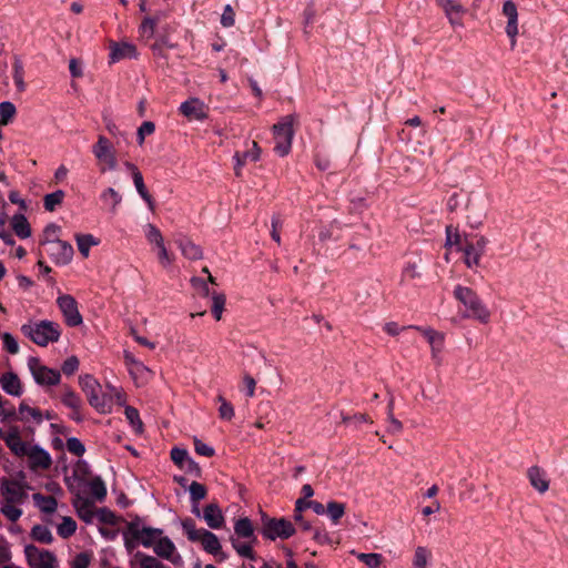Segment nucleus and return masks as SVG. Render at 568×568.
I'll list each match as a JSON object with an SVG mask.
<instances>
[{
	"label": "nucleus",
	"instance_id": "nucleus-8",
	"mask_svg": "<svg viewBox=\"0 0 568 568\" xmlns=\"http://www.w3.org/2000/svg\"><path fill=\"white\" fill-rule=\"evenodd\" d=\"M163 530L159 528L144 527L141 526L139 521H131L128 525V530L125 532L126 547H131V541L128 539L130 536L136 542L143 545L144 547H153L156 540L162 536Z\"/></svg>",
	"mask_w": 568,
	"mask_h": 568
},
{
	"label": "nucleus",
	"instance_id": "nucleus-22",
	"mask_svg": "<svg viewBox=\"0 0 568 568\" xmlns=\"http://www.w3.org/2000/svg\"><path fill=\"white\" fill-rule=\"evenodd\" d=\"M203 519L212 529H219L224 524V516L216 503H211L203 509Z\"/></svg>",
	"mask_w": 568,
	"mask_h": 568
},
{
	"label": "nucleus",
	"instance_id": "nucleus-17",
	"mask_svg": "<svg viewBox=\"0 0 568 568\" xmlns=\"http://www.w3.org/2000/svg\"><path fill=\"white\" fill-rule=\"evenodd\" d=\"M503 13L507 17L506 34L510 38V45L515 48L518 34V11L514 1L507 0L503 6Z\"/></svg>",
	"mask_w": 568,
	"mask_h": 568
},
{
	"label": "nucleus",
	"instance_id": "nucleus-12",
	"mask_svg": "<svg viewBox=\"0 0 568 568\" xmlns=\"http://www.w3.org/2000/svg\"><path fill=\"white\" fill-rule=\"evenodd\" d=\"M24 555L32 568H54L57 562L51 551L40 549L34 545H27L24 547Z\"/></svg>",
	"mask_w": 568,
	"mask_h": 568
},
{
	"label": "nucleus",
	"instance_id": "nucleus-30",
	"mask_svg": "<svg viewBox=\"0 0 568 568\" xmlns=\"http://www.w3.org/2000/svg\"><path fill=\"white\" fill-rule=\"evenodd\" d=\"M30 418L33 419L36 424H41L43 415L40 409L21 402L19 405V420L28 422Z\"/></svg>",
	"mask_w": 568,
	"mask_h": 568
},
{
	"label": "nucleus",
	"instance_id": "nucleus-60",
	"mask_svg": "<svg viewBox=\"0 0 568 568\" xmlns=\"http://www.w3.org/2000/svg\"><path fill=\"white\" fill-rule=\"evenodd\" d=\"M387 423H388V426H387V432L389 434H399L402 433L403 430V424L400 420H398L395 416H394V413L392 412H387Z\"/></svg>",
	"mask_w": 568,
	"mask_h": 568
},
{
	"label": "nucleus",
	"instance_id": "nucleus-6",
	"mask_svg": "<svg viewBox=\"0 0 568 568\" xmlns=\"http://www.w3.org/2000/svg\"><path fill=\"white\" fill-rule=\"evenodd\" d=\"M182 528L185 531L189 540L200 541L204 550L209 554L216 555L221 550V544L216 535L204 528L197 529L193 519H184L182 521Z\"/></svg>",
	"mask_w": 568,
	"mask_h": 568
},
{
	"label": "nucleus",
	"instance_id": "nucleus-58",
	"mask_svg": "<svg viewBox=\"0 0 568 568\" xmlns=\"http://www.w3.org/2000/svg\"><path fill=\"white\" fill-rule=\"evenodd\" d=\"M67 449L78 457L82 456L85 452L84 445L77 437L67 439Z\"/></svg>",
	"mask_w": 568,
	"mask_h": 568
},
{
	"label": "nucleus",
	"instance_id": "nucleus-48",
	"mask_svg": "<svg viewBox=\"0 0 568 568\" xmlns=\"http://www.w3.org/2000/svg\"><path fill=\"white\" fill-rule=\"evenodd\" d=\"M190 498L192 504L199 503L200 500L204 499L207 495L206 487L197 481H192L189 487Z\"/></svg>",
	"mask_w": 568,
	"mask_h": 568
},
{
	"label": "nucleus",
	"instance_id": "nucleus-53",
	"mask_svg": "<svg viewBox=\"0 0 568 568\" xmlns=\"http://www.w3.org/2000/svg\"><path fill=\"white\" fill-rule=\"evenodd\" d=\"M217 402L220 403L219 407V416L222 419L231 420L234 417V407L227 402L222 395L217 396Z\"/></svg>",
	"mask_w": 568,
	"mask_h": 568
},
{
	"label": "nucleus",
	"instance_id": "nucleus-7",
	"mask_svg": "<svg viewBox=\"0 0 568 568\" xmlns=\"http://www.w3.org/2000/svg\"><path fill=\"white\" fill-rule=\"evenodd\" d=\"M262 534L266 539H288L295 534L293 524L285 518L262 517Z\"/></svg>",
	"mask_w": 568,
	"mask_h": 568
},
{
	"label": "nucleus",
	"instance_id": "nucleus-34",
	"mask_svg": "<svg viewBox=\"0 0 568 568\" xmlns=\"http://www.w3.org/2000/svg\"><path fill=\"white\" fill-rule=\"evenodd\" d=\"M419 258L408 260L402 271L403 281H413L420 277Z\"/></svg>",
	"mask_w": 568,
	"mask_h": 568
},
{
	"label": "nucleus",
	"instance_id": "nucleus-40",
	"mask_svg": "<svg viewBox=\"0 0 568 568\" xmlns=\"http://www.w3.org/2000/svg\"><path fill=\"white\" fill-rule=\"evenodd\" d=\"M61 400L67 407L71 408L75 413L80 410L82 405L81 398L70 387L64 388Z\"/></svg>",
	"mask_w": 568,
	"mask_h": 568
},
{
	"label": "nucleus",
	"instance_id": "nucleus-59",
	"mask_svg": "<svg viewBox=\"0 0 568 568\" xmlns=\"http://www.w3.org/2000/svg\"><path fill=\"white\" fill-rule=\"evenodd\" d=\"M2 341H3V347L10 353V354H17L19 353V344L17 339L11 335L10 333H3L2 334Z\"/></svg>",
	"mask_w": 568,
	"mask_h": 568
},
{
	"label": "nucleus",
	"instance_id": "nucleus-38",
	"mask_svg": "<svg viewBox=\"0 0 568 568\" xmlns=\"http://www.w3.org/2000/svg\"><path fill=\"white\" fill-rule=\"evenodd\" d=\"M345 504L338 501H328L326 505V514L333 524H338L339 519L345 515Z\"/></svg>",
	"mask_w": 568,
	"mask_h": 568
},
{
	"label": "nucleus",
	"instance_id": "nucleus-20",
	"mask_svg": "<svg viewBox=\"0 0 568 568\" xmlns=\"http://www.w3.org/2000/svg\"><path fill=\"white\" fill-rule=\"evenodd\" d=\"M138 55L136 47L129 42H113L111 44L110 60L118 62L123 59H132Z\"/></svg>",
	"mask_w": 568,
	"mask_h": 568
},
{
	"label": "nucleus",
	"instance_id": "nucleus-64",
	"mask_svg": "<svg viewBox=\"0 0 568 568\" xmlns=\"http://www.w3.org/2000/svg\"><path fill=\"white\" fill-rule=\"evenodd\" d=\"M90 564V555L87 552L78 554L71 562V568H88Z\"/></svg>",
	"mask_w": 568,
	"mask_h": 568
},
{
	"label": "nucleus",
	"instance_id": "nucleus-42",
	"mask_svg": "<svg viewBox=\"0 0 568 568\" xmlns=\"http://www.w3.org/2000/svg\"><path fill=\"white\" fill-rule=\"evenodd\" d=\"M133 182H134V185H135L136 191L140 194V196L146 202L149 209L151 211H153L154 202H153L152 196L150 195V193L148 192V190L145 187L142 174H139V175L135 174V176L133 178Z\"/></svg>",
	"mask_w": 568,
	"mask_h": 568
},
{
	"label": "nucleus",
	"instance_id": "nucleus-37",
	"mask_svg": "<svg viewBox=\"0 0 568 568\" xmlns=\"http://www.w3.org/2000/svg\"><path fill=\"white\" fill-rule=\"evenodd\" d=\"M235 535L239 538H251L254 535L252 521L247 518L239 519L234 525Z\"/></svg>",
	"mask_w": 568,
	"mask_h": 568
},
{
	"label": "nucleus",
	"instance_id": "nucleus-61",
	"mask_svg": "<svg viewBox=\"0 0 568 568\" xmlns=\"http://www.w3.org/2000/svg\"><path fill=\"white\" fill-rule=\"evenodd\" d=\"M155 130V125L151 121H145L141 124L138 130V142L142 144L144 142L145 135H151Z\"/></svg>",
	"mask_w": 568,
	"mask_h": 568
},
{
	"label": "nucleus",
	"instance_id": "nucleus-50",
	"mask_svg": "<svg viewBox=\"0 0 568 568\" xmlns=\"http://www.w3.org/2000/svg\"><path fill=\"white\" fill-rule=\"evenodd\" d=\"M89 487L91 495L94 496L98 500L101 501L105 498L106 487L100 477L92 479L89 484Z\"/></svg>",
	"mask_w": 568,
	"mask_h": 568
},
{
	"label": "nucleus",
	"instance_id": "nucleus-10",
	"mask_svg": "<svg viewBox=\"0 0 568 568\" xmlns=\"http://www.w3.org/2000/svg\"><path fill=\"white\" fill-rule=\"evenodd\" d=\"M29 369L39 385H57L60 382V372L42 365L37 357H30L28 361Z\"/></svg>",
	"mask_w": 568,
	"mask_h": 568
},
{
	"label": "nucleus",
	"instance_id": "nucleus-27",
	"mask_svg": "<svg viewBox=\"0 0 568 568\" xmlns=\"http://www.w3.org/2000/svg\"><path fill=\"white\" fill-rule=\"evenodd\" d=\"M34 505L44 514H53L57 510L58 501L53 496H44L40 493L32 495Z\"/></svg>",
	"mask_w": 568,
	"mask_h": 568
},
{
	"label": "nucleus",
	"instance_id": "nucleus-35",
	"mask_svg": "<svg viewBox=\"0 0 568 568\" xmlns=\"http://www.w3.org/2000/svg\"><path fill=\"white\" fill-rule=\"evenodd\" d=\"M75 240L78 250L84 257H88L90 248L99 243L91 234H78Z\"/></svg>",
	"mask_w": 568,
	"mask_h": 568
},
{
	"label": "nucleus",
	"instance_id": "nucleus-9",
	"mask_svg": "<svg viewBox=\"0 0 568 568\" xmlns=\"http://www.w3.org/2000/svg\"><path fill=\"white\" fill-rule=\"evenodd\" d=\"M487 245V237L484 235H476L474 240H466L465 244L458 247V250L464 254V262L467 267L473 268L480 264V258L484 255Z\"/></svg>",
	"mask_w": 568,
	"mask_h": 568
},
{
	"label": "nucleus",
	"instance_id": "nucleus-54",
	"mask_svg": "<svg viewBox=\"0 0 568 568\" xmlns=\"http://www.w3.org/2000/svg\"><path fill=\"white\" fill-rule=\"evenodd\" d=\"M60 231V226L51 223L45 226L42 239L40 241L41 246L48 245V241H59L58 233Z\"/></svg>",
	"mask_w": 568,
	"mask_h": 568
},
{
	"label": "nucleus",
	"instance_id": "nucleus-46",
	"mask_svg": "<svg viewBox=\"0 0 568 568\" xmlns=\"http://www.w3.org/2000/svg\"><path fill=\"white\" fill-rule=\"evenodd\" d=\"M125 417L133 429L141 434L143 432V423L140 418V414L136 408L132 406H126L124 409Z\"/></svg>",
	"mask_w": 568,
	"mask_h": 568
},
{
	"label": "nucleus",
	"instance_id": "nucleus-26",
	"mask_svg": "<svg viewBox=\"0 0 568 568\" xmlns=\"http://www.w3.org/2000/svg\"><path fill=\"white\" fill-rule=\"evenodd\" d=\"M176 244L181 250V253L184 257L189 260H200L203 256V252L201 246L192 242L187 237H181L176 240Z\"/></svg>",
	"mask_w": 568,
	"mask_h": 568
},
{
	"label": "nucleus",
	"instance_id": "nucleus-51",
	"mask_svg": "<svg viewBox=\"0 0 568 568\" xmlns=\"http://www.w3.org/2000/svg\"><path fill=\"white\" fill-rule=\"evenodd\" d=\"M156 26L158 24L155 19H151V17H145L139 27L140 36L148 40L151 39L154 36Z\"/></svg>",
	"mask_w": 568,
	"mask_h": 568
},
{
	"label": "nucleus",
	"instance_id": "nucleus-52",
	"mask_svg": "<svg viewBox=\"0 0 568 568\" xmlns=\"http://www.w3.org/2000/svg\"><path fill=\"white\" fill-rule=\"evenodd\" d=\"M145 237L150 244H154L156 247L164 244L161 231L153 224L145 226Z\"/></svg>",
	"mask_w": 568,
	"mask_h": 568
},
{
	"label": "nucleus",
	"instance_id": "nucleus-4",
	"mask_svg": "<svg viewBox=\"0 0 568 568\" xmlns=\"http://www.w3.org/2000/svg\"><path fill=\"white\" fill-rule=\"evenodd\" d=\"M79 384L87 395L89 404L101 414L111 412L112 397L102 392L100 383L92 375L79 377Z\"/></svg>",
	"mask_w": 568,
	"mask_h": 568
},
{
	"label": "nucleus",
	"instance_id": "nucleus-55",
	"mask_svg": "<svg viewBox=\"0 0 568 568\" xmlns=\"http://www.w3.org/2000/svg\"><path fill=\"white\" fill-rule=\"evenodd\" d=\"M231 541L234 549L241 557L253 559V549L250 544L242 542L239 538H231Z\"/></svg>",
	"mask_w": 568,
	"mask_h": 568
},
{
	"label": "nucleus",
	"instance_id": "nucleus-23",
	"mask_svg": "<svg viewBox=\"0 0 568 568\" xmlns=\"http://www.w3.org/2000/svg\"><path fill=\"white\" fill-rule=\"evenodd\" d=\"M437 2L443 8L453 26L462 24L460 17L465 10L457 0H437Z\"/></svg>",
	"mask_w": 568,
	"mask_h": 568
},
{
	"label": "nucleus",
	"instance_id": "nucleus-13",
	"mask_svg": "<svg viewBox=\"0 0 568 568\" xmlns=\"http://www.w3.org/2000/svg\"><path fill=\"white\" fill-rule=\"evenodd\" d=\"M58 306L64 316L65 323L71 326H79L82 324V316L78 310V303L71 295H61L57 300Z\"/></svg>",
	"mask_w": 568,
	"mask_h": 568
},
{
	"label": "nucleus",
	"instance_id": "nucleus-57",
	"mask_svg": "<svg viewBox=\"0 0 568 568\" xmlns=\"http://www.w3.org/2000/svg\"><path fill=\"white\" fill-rule=\"evenodd\" d=\"M171 459L179 467H184L186 462L190 459L189 453L186 449L174 447L171 450Z\"/></svg>",
	"mask_w": 568,
	"mask_h": 568
},
{
	"label": "nucleus",
	"instance_id": "nucleus-47",
	"mask_svg": "<svg viewBox=\"0 0 568 568\" xmlns=\"http://www.w3.org/2000/svg\"><path fill=\"white\" fill-rule=\"evenodd\" d=\"M58 535L62 538H69L77 530V523L71 517H63L62 523L57 528Z\"/></svg>",
	"mask_w": 568,
	"mask_h": 568
},
{
	"label": "nucleus",
	"instance_id": "nucleus-56",
	"mask_svg": "<svg viewBox=\"0 0 568 568\" xmlns=\"http://www.w3.org/2000/svg\"><path fill=\"white\" fill-rule=\"evenodd\" d=\"M13 80L19 91H23L26 89L23 81V65L18 58L13 63Z\"/></svg>",
	"mask_w": 568,
	"mask_h": 568
},
{
	"label": "nucleus",
	"instance_id": "nucleus-19",
	"mask_svg": "<svg viewBox=\"0 0 568 568\" xmlns=\"http://www.w3.org/2000/svg\"><path fill=\"white\" fill-rule=\"evenodd\" d=\"M3 439L8 448L17 457H24L28 452L30 444L23 442L20 436V432L17 427L10 428L4 435Z\"/></svg>",
	"mask_w": 568,
	"mask_h": 568
},
{
	"label": "nucleus",
	"instance_id": "nucleus-29",
	"mask_svg": "<svg viewBox=\"0 0 568 568\" xmlns=\"http://www.w3.org/2000/svg\"><path fill=\"white\" fill-rule=\"evenodd\" d=\"M11 226L20 239H28L31 235V227L23 214H16L11 220Z\"/></svg>",
	"mask_w": 568,
	"mask_h": 568
},
{
	"label": "nucleus",
	"instance_id": "nucleus-39",
	"mask_svg": "<svg viewBox=\"0 0 568 568\" xmlns=\"http://www.w3.org/2000/svg\"><path fill=\"white\" fill-rule=\"evenodd\" d=\"M31 537L42 544L50 545L53 541V536L50 529L42 525H36L31 529Z\"/></svg>",
	"mask_w": 568,
	"mask_h": 568
},
{
	"label": "nucleus",
	"instance_id": "nucleus-24",
	"mask_svg": "<svg viewBox=\"0 0 568 568\" xmlns=\"http://www.w3.org/2000/svg\"><path fill=\"white\" fill-rule=\"evenodd\" d=\"M1 388L9 395L19 397L22 394V385L16 373L8 372L0 377Z\"/></svg>",
	"mask_w": 568,
	"mask_h": 568
},
{
	"label": "nucleus",
	"instance_id": "nucleus-63",
	"mask_svg": "<svg viewBox=\"0 0 568 568\" xmlns=\"http://www.w3.org/2000/svg\"><path fill=\"white\" fill-rule=\"evenodd\" d=\"M78 368L79 359L77 356L68 357L62 364V372L68 376L74 374L78 371Z\"/></svg>",
	"mask_w": 568,
	"mask_h": 568
},
{
	"label": "nucleus",
	"instance_id": "nucleus-45",
	"mask_svg": "<svg viewBox=\"0 0 568 568\" xmlns=\"http://www.w3.org/2000/svg\"><path fill=\"white\" fill-rule=\"evenodd\" d=\"M63 199L64 192L62 190L47 194L43 199L44 209L49 212H53L55 207L62 203Z\"/></svg>",
	"mask_w": 568,
	"mask_h": 568
},
{
	"label": "nucleus",
	"instance_id": "nucleus-11",
	"mask_svg": "<svg viewBox=\"0 0 568 568\" xmlns=\"http://www.w3.org/2000/svg\"><path fill=\"white\" fill-rule=\"evenodd\" d=\"M50 258L59 265H67L71 262L74 251L70 243L65 241H48V245L42 246Z\"/></svg>",
	"mask_w": 568,
	"mask_h": 568
},
{
	"label": "nucleus",
	"instance_id": "nucleus-25",
	"mask_svg": "<svg viewBox=\"0 0 568 568\" xmlns=\"http://www.w3.org/2000/svg\"><path fill=\"white\" fill-rule=\"evenodd\" d=\"M530 485L540 494H544L549 488V480L546 473L537 466H532L527 473Z\"/></svg>",
	"mask_w": 568,
	"mask_h": 568
},
{
	"label": "nucleus",
	"instance_id": "nucleus-43",
	"mask_svg": "<svg viewBox=\"0 0 568 568\" xmlns=\"http://www.w3.org/2000/svg\"><path fill=\"white\" fill-rule=\"evenodd\" d=\"M430 558V551L423 546L415 549L413 558V568H427Z\"/></svg>",
	"mask_w": 568,
	"mask_h": 568
},
{
	"label": "nucleus",
	"instance_id": "nucleus-18",
	"mask_svg": "<svg viewBox=\"0 0 568 568\" xmlns=\"http://www.w3.org/2000/svg\"><path fill=\"white\" fill-rule=\"evenodd\" d=\"M180 112L190 120L202 121L206 119V106L197 98H191L180 105Z\"/></svg>",
	"mask_w": 568,
	"mask_h": 568
},
{
	"label": "nucleus",
	"instance_id": "nucleus-15",
	"mask_svg": "<svg viewBox=\"0 0 568 568\" xmlns=\"http://www.w3.org/2000/svg\"><path fill=\"white\" fill-rule=\"evenodd\" d=\"M410 328L420 332L432 348V358L436 362L437 365L442 363L440 353L444 347V334L439 333L433 328H425L420 326L409 325Z\"/></svg>",
	"mask_w": 568,
	"mask_h": 568
},
{
	"label": "nucleus",
	"instance_id": "nucleus-3",
	"mask_svg": "<svg viewBox=\"0 0 568 568\" xmlns=\"http://www.w3.org/2000/svg\"><path fill=\"white\" fill-rule=\"evenodd\" d=\"M21 332L39 346H47L49 343L58 342L61 328L58 323L51 321L29 322L21 326Z\"/></svg>",
	"mask_w": 568,
	"mask_h": 568
},
{
	"label": "nucleus",
	"instance_id": "nucleus-2",
	"mask_svg": "<svg viewBox=\"0 0 568 568\" xmlns=\"http://www.w3.org/2000/svg\"><path fill=\"white\" fill-rule=\"evenodd\" d=\"M454 296L466 308L464 317L476 320L483 324H487L490 321V311L475 291L457 285L454 290Z\"/></svg>",
	"mask_w": 568,
	"mask_h": 568
},
{
	"label": "nucleus",
	"instance_id": "nucleus-49",
	"mask_svg": "<svg viewBox=\"0 0 568 568\" xmlns=\"http://www.w3.org/2000/svg\"><path fill=\"white\" fill-rule=\"evenodd\" d=\"M225 295L221 293H214L212 296V314L216 321H220L225 306Z\"/></svg>",
	"mask_w": 568,
	"mask_h": 568
},
{
	"label": "nucleus",
	"instance_id": "nucleus-16",
	"mask_svg": "<svg viewBox=\"0 0 568 568\" xmlns=\"http://www.w3.org/2000/svg\"><path fill=\"white\" fill-rule=\"evenodd\" d=\"M24 457H28L29 468L32 471L48 469L52 464L50 454L38 445H31Z\"/></svg>",
	"mask_w": 568,
	"mask_h": 568
},
{
	"label": "nucleus",
	"instance_id": "nucleus-21",
	"mask_svg": "<svg viewBox=\"0 0 568 568\" xmlns=\"http://www.w3.org/2000/svg\"><path fill=\"white\" fill-rule=\"evenodd\" d=\"M261 155V149L256 142H252V149L247 150L245 152H236L234 154L235 160V166L234 172L236 176H241L242 174V166L250 161H257Z\"/></svg>",
	"mask_w": 568,
	"mask_h": 568
},
{
	"label": "nucleus",
	"instance_id": "nucleus-14",
	"mask_svg": "<svg viewBox=\"0 0 568 568\" xmlns=\"http://www.w3.org/2000/svg\"><path fill=\"white\" fill-rule=\"evenodd\" d=\"M92 152L99 162L106 164L109 170L116 168L114 149L112 143L104 135H99L97 143L92 148Z\"/></svg>",
	"mask_w": 568,
	"mask_h": 568
},
{
	"label": "nucleus",
	"instance_id": "nucleus-36",
	"mask_svg": "<svg viewBox=\"0 0 568 568\" xmlns=\"http://www.w3.org/2000/svg\"><path fill=\"white\" fill-rule=\"evenodd\" d=\"M134 561L139 565V568H166L155 557L138 551L134 555Z\"/></svg>",
	"mask_w": 568,
	"mask_h": 568
},
{
	"label": "nucleus",
	"instance_id": "nucleus-1",
	"mask_svg": "<svg viewBox=\"0 0 568 568\" xmlns=\"http://www.w3.org/2000/svg\"><path fill=\"white\" fill-rule=\"evenodd\" d=\"M21 479L2 478L0 481V510L2 515L16 523L22 516L23 511L20 508L28 499V489L30 486L24 481V474L19 473Z\"/></svg>",
	"mask_w": 568,
	"mask_h": 568
},
{
	"label": "nucleus",
	"instance_id": "nucleus-31",
	"mask_svg": "<svg viewBox=\"0 0 568 568\" xmlns=\"http://www.w3.org/2000/svg\"><path fill=\"white\" fill-rule=\"evenodd\" d=\"M74 506L78 510L79 517L84 520L85 523H91L94 511H93V505L89 499L85 498H78L74 501Z\"/></svg>",
	"mask_w": 568,
	"mask_h": 568
},
{
	"label": "nucleus",
	"instance_id": "nucleus-44",
	"mask_svg": "<svg viewBox=\"0 0 568 568\" xmlns=\"http://www.w3.org/2000/svg\"><path fill=\"white\" fill-rule=\"evenodd\" d=\"M17 113V109L14 104L10 101H4L0 103V123L2 125H8Z\"/></svg>",
	"mask_w": 568,
	"mask_h": 568
},
{
	"label": "nucleus",
	"instance_id": "nucleus-5",
	"mask_svg": "<svg viewBox=\"0 0 568 568\" xmlns=\"http://www.w3.org/2000/svg\"><path fill=\"white\" fill-rule=\"evenodd\" d=\"M296 120L295 114H288L282 118L276 124L273 125V134L275 139L274 151L280 156H285L288 154L292 140L294 136V122Z\"/></svg>",
	"mask_w": 568,
	"mask_h": 568
},
{
	"label": "nucleus",
	"instance_id": "nucleus-62",
	"mask_svg": "<svg viewBox=\"0 0 568 568\" xmlns=\"http://www.w3.org/2000/svg\"><path fill=\"white\" fill-rule=\"evenodd\" d=\"M235 22V12L230 4H226L224 11L221 17V23L225 28H230L234 26Z\"/></svg>",
	"mask_w": 568,
	"mask_h": 568
},
{
	"label": "nucleus",
	"instance_id": "nucleus-28",
	"mask_svg": "<svg viewBox=\"0 0 568 568\" xmlns=\"http://www.w3.org/2000/svg\"><path fill=\"white\" fill-rule=\"evenodd\" d=\"M153 550L159 557L172 560L175 546L170 538L161 536L154 544Z\"/></svg>",
	"mask_w": 568,
	"mask_h": 568
},
{
	"label": "nucleus",
	"instance_id": "nucleus-32",
	"mask_svg": "<svg viewBox=\"0 0 568 568\" xmlns=\"http://www.w3.org/2000/svg\"><path fill=\"white\" fill-rule=\"evenodd\" d=\"M102 202L109 207L112 213L116 212L118 205L121 203L122 197L113 187H108L101 193Z\"/></svg>",
	"mask_w": 568,
	"mask_h": 568
},
{
	"label": "nucleus",
	"instance_id": "nucleus-41",
	"mask_svg": "<svg viewBox=\"0 0 568 568\" xmlns=\"http://www.w3.org/2000/svg\"><path fill=\"white\" fill-rule=\"evenodd\" d=\"M352 554L355 555L357 559L365 564L368 568H378L383 560L382 555L376 552L364 554L355 552V550H353Z\"/></svg>",
	"mask_w": 568,
	"mask_h": 568
},
{
	"label": "nucleus",
	"instance_id": "nucleus-33",
	"mask_svg": "<svg viewBox=\"0 0 568 568\" xmlns=\"http://www.w3.org/2000/svg\"><path fill=\"white\" fill-rule=\"evenodd\" d=\"M129 373L138 385L146 383L152 374L142 362L134 364V366L129 369Z\"/></svg>",
	"mask_w": 568,
	"mask_h": 568
}]
</instances>
